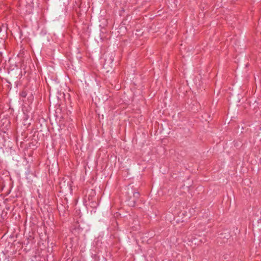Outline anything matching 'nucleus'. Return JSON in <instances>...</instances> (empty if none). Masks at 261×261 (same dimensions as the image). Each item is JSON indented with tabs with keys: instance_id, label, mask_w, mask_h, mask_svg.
<instances>
[{
	"instance_id": "nucleus-5",
	"label": "nucleus",
	"mask_w": 261,
	"mask_h": 261,
	"mask_svg": "<svg viewBox=\"0 0 261 261\" xmlns=\"http://www.w3.org/2000/svg\"><path fill=\"white\" fill-rule=\"evenodd\" d=\"M28 99H33V96L32 94H31L30 96L28 98Z\"/></svg>"
},
{
	"instance_id": "nucleus-3",
	"label": "nucleus",
	"mask_w": 261,
	"mask_h": 261,
	"mask_svg": "<svg viewBox=\"0 0 261 261\" xmlns=\"http://www.w3.org/2000/svg\"><path fill=\"white\" fill-rule=\"evenodd\" d=\"M219 236H220V238L226 239L227 240H228L230 237V233L229 232H227V233L222 232L219 234Z\"/></svg>"
},
{
	"instance_id": "nucleus-4",
	"label": "nucleus",
	"mask_w": 261,
	"mask_h": 261,
	"mask_svg": "<svg viewBox=\"0 0 261 261\" xmlns=\"http://www.w3.org/2000/svg\"><path fill=\"white\" fill-rule=\"evenodd\" d=\"M27 93L25 90H23L20 94V95L22 97H25L27 95Z\"/></svg>"
},
{
	"instance_id": "nucleus-2",
	"label": "nucleus",
	"mask_w": 261,
	"mask_h": 261,
	"mask_svg": "<svg viewBox=\"0 0 261 261\" xmlns=\"http://www.w3.org/2000/svg\"><path fill=\"white\" fill-rule=\"evenodd\" d=\"M133 197H129L128 199V205L130 206H135L137 201L139 199L140 194L139 192H133Z\"/></svg>"
},
{
	"instance_id": "nucleus-1",
	"label": "nucleus",
	"mask_w": 261,
	"mask_h": 261,
	"mask_svg": "<svg viewBox=\"0 0 261 261\" xmlns=\"http://www.w3.org/2000/svg\"><path fill=\"white\" fill-rule=\"evenodd\" d=\"M59 186L61 192H63L66 194L68 193H71L72 192V189L70 181L62 179L59 182Z\"/></svg>"
}]
</instances>
